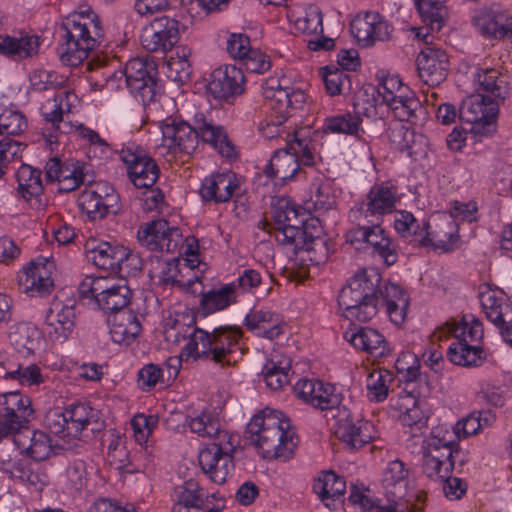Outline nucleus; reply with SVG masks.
Instances as JSON below:
<instances>
[{
  "mask_svg": "<svg viewBox=\"0 0 512 512\" xmlns=\"http://www.w3.org/2000/svg\"><path fill=\"white\" fill-rule=\"evenodd\" d=\"M290 428L289 418L281 411L265 408L247 424L248 439L264 459L286 461L293 456L296 447Z\"/></svg>",
  "mask_w": 512,
  "mask_h": 512,
  "instance_id": "1",
  "label": "nucleus"
},
{
  "mask_svg": "<svg viewBox=\"0 0 512 512\" xmlns=\"http://www.w3.org/2000/svg\"><path fill=\"white\" fill-rule=\"evenodd\" d=\"M63 42L57 53L61 62L78 66L88 58L104 38V30L94 12H75L66 17L61 25Z\"/></svg>",
  "mask_w": 512,
  "mask_h": 512,
  "instance_id": "2",
  "label": "nucleus"
},
{
  "mask_svg": "<svg viewBox=\"0 0 512 512\" xmlns=\"http://www.w3.org/2000/svg\"><path fill=\"white\" fill-rule=\"evenodd\" d=\"M190 341L181 350V359H206L222 366L230 364L229 356L242 336L237 326H220L212 332L194 329Z\"/></svg>",
  "mask_w": 512,
  "mask_h": 512,
  "instance_id": "3",
  "label": "nucleus"
},
{
  "mask_svg": "<svg viewBox=\"0 0 512 512\" xmlns=\"http://www.w3.org/2000/svg\"><path fill=\"white\" fill-rule=\"evenodd\" d=\"M375 293L373 275L368 276L366 272L355 274L338 295V305L343 309L344 317L359 322H367L375 317L379 308Z\"/></svg>",
  "mask_w": 512,
  "mask_h": 512,
  "instance_id": "4",
  "label": "nucleus"
},
{
  "mask_svg": "<svg viewBox=\"0 0 512 512\" xmlns=\"http://www.w3.org/2000/svg\"><path fill=\"white\" fill-rule=\"evenodd\" d=\"M275 227L270 233L275 240L281 245H290L294 250H309L310 243L318 241L323 245L324 241L318 235L309 234V224L305 218V214L292 205L288 200H279L274 209Z\"/></svg>",
  "mask_w": 512,
  "mask_h": 512,
  "instance_id": "5",
  "label": "nucleus"
},
{
  "mask_svg": "<svg viewBox=\"0 0 512 512\" xmlns=\"http://www.w3.org/2000/svg\"><path fill=\"white\" fill-rule=\"evenodd\" d=\"M455 439L448 430L435 428L422 444V469L429 478L447 477L454 469Z\"/></svg>",
  "mask_w": 512,
  "mask_h": 512,
  "instance_id": "6",
  "label": "nucleus"
},
{
  "mask_svg": "<svg viewBox=\"0 0 512 512\" xmlns=\"http://www.w3.org/2000/svg\"><path fill=\"white\" fill-rule=\"evenodd\" d=\"M124 76L131 92L140 96L144 105L156 106L162 97L163 86L157 79L154 62L134 58L127 62Z\"/></svg>",
  "mask_w": 512,
  "mask_h": 512,
  "instance_id": "7",
  "label": "nucleus"
},
{
  "mask_svg": "<svg viewBox=\"0 0 512 512\" xmlns=\"http://www.w3.org/2000/svg\"><path fill=\"white\" fill-rule=\"evenodd\" d=\"M500 103L478 92L463 100L459 108V117L463 122L472 124L475 134L488 136L496 129V120Z\"/></svg>",
  "mask_w": 512,
  "mask_h": 512,
  "instance_id": "8",
  "label": "nucleus"
},
{
  "mask_svg": "<svg viewBox=\"0 0 512 512\" xmlns=\"http://www.w3.org/2000/svg\"><path fill=\"white\" fill-rule=\"evenodd\" d=\"M76 299L68 291L58 292L46 313L47 333L53 341L64 342L75 327Z\"/></svg>",
  "mask_w": 512,
  "mask_h": 512,
  "instance_id": "9",
  "label": "nucleus"
},
{
  "mask_svg": "<svg viewBox=\"0 0 512 512\" xmlns=\"http://www.w3.org/2000/svg\"><path fill=\"white\" fill-rule=\"evenodd\" d=\"M162 132V143L158 146V151L165 155L166 153L177 155L179 153L192 154L198 145V134L195 125L178 120L172 116L159 121Z\"/></svg>",
  "mask_w": 512,
  "mask_h": 512,
  "instance_id": "10",
  "label": "nucleus"
},
{
  "mask_svg": "<svg viewBox=\"0 0 512 512\" xmlns=\"http://www.w3.org/2000/svg\"><path fill=\"white\" fill-rule=\"evenodd\" d=\"M263 95L275 114L282 119H288L296 110L301 109L307 101L305 92L301 89L283 87L279 79L269 78L262 84Z\"/></svg>",
  "mask_w": 512,
  "mask_h": 512,
  "instance_id": "11",
  "label": "nucleus"
},
{
  "mask_svg": "<svg viewBox=\"0 0 512 512\" xmlns=\"http://www.w3.org/2000/svg\"><path fill=\"white\" fill-rule=\"evenodd\" d=\"M400 201L399 188L392 181H383L374 184L366 199L361 204V215L364 219H375L382 222L383 216L396 210Z\"/></svg>",
  "mask_w": 512,
  "mask_h": 512,
  "instance_id": "12",
  "label": "nucleus"
},
{
  "mask_svg": "<svg viewBox=\"0 0 512 512\" xmlns=\"http://www.w3.org/2000/svg\"><path fill=\"white\" fill-rule=\"evenodd\" d=\"M119 197L113 187L106 184L83 190L78 197V206L90 220H101L108 214H115L119 208Z\"/></svg>",
  "mask_w": 512,
  "mask_h": 512,
  "instance_id": "13",
  "label": "nucleus"
},
{
  "mask_svg": "<svg viewBox=\"0 0 512 512\" xmlns=\"http://www.w3.org/2000/svg\"><path fill=\"white\" fill-rule=\"evenodd\" d=\"M179 40V22L161 16L144 27L141 34L142 47L149 52H166Z\"/></svg>",
  "mask_w": 512,
  "mask_h": 512,
  "instance_id": "14",
  "label": "nucleus"
},
{
  "mask_svg": "<svg viewBox=\"0 0 512 512\" xmlns=\"http://www.w3.org/2000/svg\"><path fill=\"white\" fill-rule=\"evenodd\" d=\"M393 26L378 12L358 14L351 22V33L362 47H371L378 41L391 38Z\"/></svg>",
  "mask_w": 512,
  "mask_h": 512,
  "instance_id": "15",
  "label": "nucleus"
},
{
  "mask_svg": "<svg viewBox=\"0 0 512 512\" xmlns=\"http://www.w3.org/2000/svg\"><path fill=\"white\" fill-rule=\"evenodd\" d=\"M120 159L126 164L129 178L138 188H151L159 178L157 163L141 149L123 148Z\"/></svg>",
  "mask_w": 512,
  "mask_h": 512,
  "instance_id": "16",
  "label": "nucleus"
},
{
  "mask_svg": "<svg viewBox=\"0 0 512 512\" xmlns=\"http://www.w3.org/2000/svg\"><path fill=\"white\" fill-rule=\"evenodd\" d=\"M137 238L150 251L175 252L181 241V233L178 228L171 227L167 220L158 219L141 226Z\"/></svg>",
  "mask_w": 512,
  "mask_h": 512,
  "instance_id": "17",
  "label": "nucleus"
},
{
  "mask_svg": "<svg viewBox=\"0 0 512 512\" xmlns=\"http://www.w3.org/2000/svg\"><path fill=\"white\" fill-rule=\"evenodd\" d=\"M337 418L335 434L343 443L345 449L355 451L375 438L374 426L364 420H354L350 413L339 411L334 415Z\"/></svg>",
  "mask_w": 512,
  "mask_h": 512,
  "instance_id": "18",
  "label": "nucleus"
},
{
  "mask_svg": "<svg viewBox=\"0 0 512 512\" xmlns=\"http://www.w3.org/2000/svg\"><path fill=\"white\" fill-rule=\"evenodd\" d=\"M408 472L404 467V463L395 460L388 463L384 470L382 478V487L384 491V503L395 509L402 508L405 512L408 505L405 501L408 489Z\"/></svg>",
  "mask_w": 512,
  "mask_h": 512,
  "instance_id": "19",
  "label": "nucleus"
},
{
  "mask_svg": "<svg viewBox=\"0 0 512 512\" xmlns=\"http://www.w3.org/2000/svg\"><path fill=\"white\" fill-rule=\"evenodd\" d=\"M420 79L428 86L435 87L445 81L449 71V59L446 51L435 46L421 50L416 59Z\"/></svg>",
  "mask_w": 512,
  "mask_h": 512,
  "instance_id": "20",
  "label": "nucleus"
},
{
  "mask_svg": "<svg viewBox=\"0 0 512 512\" xmlns=\"http://www.w3.org/2000/svg\"><path fill=\"white\" fill-rule=\"evenodd\" d=\"M52 264L45 258L32 260L18 276L23 292L32 297H43L51 293L54 284L50 277Z\"/></svg>",
  "mask_w": 512,
  "mask_h": 512,
  "instance_id": "21",
  "label": "nucleus"
},
{
  "mask_svg": "<svg viewBox=\"0 0 512 512\" xmlns=\"http://www.w3.org/2000/svg\"><path fill=\"white\" fill-rule=\"evenodd\" d=\"M172 500L171 512H219V508L208 501V496L194 479L177 485Z\"/></svg>",
  "mask_w": 512,
  "mask_h": 512,
  "instance_id": "22",
  "label": "nucleus"
},
{
  "mask_svg": "<svg viewBox=\"0 0 512 512\" xmlns=\"http://www.w3.org/2000/svg\"><path fill=\"white\" fill-rule=\"evenodd\" d=\"M243 193L242 181L233 172L215 173L206 177L200 188L204 201L223 203Z\"/></svg>",
  "mask_w": 512,
  "mask_h": 512,
  "instance_id": "23",
  "label": "nucleus"
},
{
  "mask_svg": "<svg viewBox=\"0 0 512 512\" xmlns=\"http://www.w3.org/2000/svg\"><path fill=\"white\" fill-rule=\"evenodd\" d=\"M202 471L215 483L222 484L234 469L231 452L225 451L220 443H211L198 456Z\"/></svg>",
  "mask_w": 512,
  "mask_h": 512,
  "instance_id": "24",
  "label": "nucleus"
},
{
  "mask_svg": "<svg viewBox=\"0 0 512 512\" xmlns=\"http://www.w3.org/2000/svg\"><path fill=\"white\" fill-rule=\"evenodd\" d=\"M244 82L240 68L224 66L212 72L207 89L215 99L229 101L244 92Z\"/></svg>",
  "mask_w": 512,
  "mask_h": 512,
  "instance_id": "25",
  "label": "nucleus"
},
{
  "mask_svg": "<svg viewBox=\"0 0 512 512\" xmlns=\"http://www.w3.org/2000/svg\"><path fill=\"white\" fill-rule=\"evenodd\" d=\"M376 283V297L379 299V306L384 305L390 320L399 325L404 322L406 310L409 305L406 292L397 284L392 282H381L378 274H373Z\"/></svg>",
  "mask_w": 512,
  "mask_h": 512,
  "instance_id": "26",
  "label": "nucleus"
},
{
  "mask_svg": "<svg viewBox=\"0 0 512 512\" xmlns=\"http://www.w3.org/2000/svg\"><path fill=\"white\" fill-rule=\"evenodd\" d=\"M334 386L314 379H300L294 386L295 394L320 410H332L339 404Z\"/></svg>",
  "mask_w": 512,
  "mask_h": 512,
  "instance_id": "27",
  "label": "nucleus"
},
{
  "mask_svg": "<svg viewBox=\"0 0 512 512\" xmlns=\"http://www.w3.org/2000/svg\"><path fill=\"white\" fill-rule=\"evenodd\" d=\"M512 17L503 11L490 8L480 11L473 17L478 32L489 39L512 41Z\"/></svg>",
  "mask_w": 512,
  "mask_h": 512,
  "instance_id": "28",
  "label": "nucleus"
},
{
  "mask_svg": "<svg viewBox=\"0 0 512 512\" xmlns=\"http://www.w3.org/2000/svg\"><path fill=\"white\" fill-rule=\"evenodd\" d=\"M88 259L98 268L116 272L126 255V247L117 243L89 239L85 244Z\"/></svg>",
  "mask_w": 512,
  "mask_h": 512,
  "instance_id": "29",
  "label": "nucleus"
},
{
  "mask_svg": "<svg viewBox=\"0 0 512 512\" xmlns=\"http://www.w3.org/2000/svg\"><path fill=\"white\" fill-rule=\"evenodd\" d=\"M481 303L487 318L500 330L505 342L512 347V307L491 293L483 294Z\"/></svg>",
  "mask_w": 512,
  "mask_h": 512,
  "instance_id": "30",
  "label": "nucleus"
},
{
  "mask_svg": "<svg viewBox=\"0 0 512 512\" xmlns=\"http://www.w3.org/2000/svg\"><path fill=\"white\" fill-rule=\"evenodd\" d=\"M109 332L117 344L129 345L142 331L141 323L132 310H121L108 316Z\"/></svg>",
  "mask_w": 512,
  "mask_h": 512,
  "instance_id": "31",
  "label": "nucleus"
},
{
  "mask_svg": "<svg viewBox=\"0 0 512 512\" xmlns=\"http://www.w3.org/2000/svg\"><path fill=\"white\" fill-rule=\"evenodd\" d=\"M458 240V224L454 219L445 217L435 225L434 230L425 228L419 242L422 246L431 245L434 249L449 252L456 248Z\"/></svg>",
  "mask_w": 512,
  "mask_h": 512,
  "instance_id": "32",
  "label": "nucleus"
},
{
  "mask_svg": "<svg viewBox=\"0 0 512 512\" xmlns=\"http://www.w3.org/2000/svg\"><path fill=\"white\" fill-rule=\"evenodd\" d=\"M344 338L354 348L367 352L373 357H383L388 352L384 336L370 327L351 328L344 333Z\"/></svg>",
  "mask_w": 512,
  "mask_h": 512,
  "instance_id": "33",
  "label": "nucleus"
},
{
  "mask_svg": "<svg viewBox=\"0 0 512 512\" xmlns=\"http://www.w3.org/2000/svg\"><path fill=\"white\" fill-rule=\"evenodd\" d=\"M449 335H452L456 341L475 344L483 338L484 332L482 323L470 315L463 316L459 322L454 319L446 322L435 333L438 339Z\"/></svg>",
  "mask_w": 512,
  "mask_h": 512,
  "instance_id": "34",
  "label": "nucleus"
},
{
  "mask_svg": "<svg viewBox=\"0 0 512 512\" xmlns=\"http://www.w3.org/2000/svg\"><path fill=\"white\" fill-rule=\"evenodd\" d=\"M194 123L198 140L201 139L203 142L210 144L222 156L231 158L235 155L234 146L228 140L221 126L214 125L203 114H197L194 118Z\"/></svg>",
  "mask_w": 512,
  "mask_h": 512,
  "instance_id": "35",
  "label": "nucleus"
},
{
  "mask_svg": "<svg viewBox=\"0 0 512 512\" xmlns=\"http://www.w3.org/2000/svg\"><path fill=\"white\" fill-rule=\"evenodd\" d=\"M369 225L366 244L372 247V253L377 254L385 264L391 266L398 260L397 246L381 227V222L375 219H365Z\"/></svg>",
  "mask_w": 512,
  "mask_h": 512,
  "instance_id": "36",
  "label": "nucleus"
},
{
  "mask_svg": "<svg viewBox=\"0 0 512 512\" xmlns=\"http://www.w3.org/2000/svg\"><path fill=\"white\" fill-rule=\"evenodd\" d=\"M41 174V170L28 164H22L16 172L17 193L32 207L40 204V197L43 193Z\"/></svg>",
  "mask_w": 512,
  "mask_h": 512,
  "instance_id": "37",
  "label": "nucleus"
},
{
  "mask_svg": "<svg viewBox=\"0 0 512 512\" xmlns=\"http://www.w3.org/2000/svg\"><path fill=\"white\" fill-rule=\"evenodd\" d=\"M282 318L269 310H251L245 317V325L251 331H257L260 337L273 340L282 333Z\"/></svg>",
  "mask_w": 512,
  "mask_h": 512,
  "instance_id": "38",
  "label": "nucleus"
},
{
  "mask_svg": "<svg viewBox=\"0 0 512 512\" xmlns=\"http://www.w3.org/2000/svg\"><path fill=\"white\" fill-rule=\"evenodd\" d=\"M299 170V157L287 149H280L275 151L264 173L267 177L286 182L294 178Z\"/></svg>",
  "mask_w": 512,
  "mask_h": 512,
  "instance_id": "39",
  "label": "nucleus"
},
{
  "mask_svg": "<svg viewBox=\"0 0 512 512\" xmlns=\"http://www.w3.org/2000/svg\"><path fill=\"white\" fill-rule=\"evenodd\" d=\"M505 77L494 68H480L474 74V81L479 86L478 91L490 94L492 100L502 103L509 94Z\"/></svg>",
  "mask_w": 512,
  "mask_h": 512,
  "instance_id": "40",
  "label": "nucleus"
},
{
  "mask_svg": "<svg viewBox=\"0 0 512 512\" xmlns=\"http://www.w3.org/2000/svg\"><path fill=\"white\" fill-rule=\"evenodd\" d=\"M8 337L18 352L30 355L38 348L41 334L31 323L18 322L10 327Z\"/></svg>",
  "mask_w": 512,
  "mask_h": 512,
  "instance_id": "41",
  "label": "nucleus"
},
{
  "mask_svg": "<svg viewBox=\"0 0 512 512\" xmlns=\"http://www.w3.org/2000/svg\"><path fill=\"white\" fill-rule=\"evenodd\" d=\"M236 301L237 295L234 286L228 283L219 289L201 293L200 307L204 314L208 315L226 309Z\"/></svg>",
  "mask_w": 512,
  "mask_h": 512,
  "instance_id": "42",
  "label": "nucleus"
},
{
  "mask_svg": "<svg viewBox=\"0 0 512 512\" xmlns=\"http://www.w3.org/2000/svg\"><path fill=\"white\" fill-rule=\"evenodd\" d=\"M416 8L425 26L431 32H439L448 18V9L439 0H415Z\"/></svg>",
  "mask_w": 512,
  "mask_h": 512,
  "instance_id": "43",
  "label": "nucleus"
},
{
  "mask_svg": "<svg viewBox=\"0 0 512 512\" xmlns=\"http://www.w3.org/2000/svg\"><path fill=\"white\" fill-rule=\"evenodd\" d=\"M448 359L459 366H479L485 355L481 347L474 343L456 341L452 343L447 351Z\"/></svg>",
  "mask_w": 512,
  "mask_h": 512,
  "instance_id": "44",
  "label": "nucleus"
},
{
  "mask_svg": "<svg viewBox=\"0 0 512 512\" xmlns=\"http://www.w3.org/2000/svg\"><path fill=\"white\" fill-rule=\"evenodd\" d=\"M131 296L132 292L127 285V281L120 278L115 281V284H113L112 289L109 290L106 296L101 298L98 307L109 313V315L118 313L121 310H129L127 306L130 303Z\"/></svg>",
  "mask_w": 512,
  "mask_h": 512,
  "instance_id": "45",
  "label": "nucleus"
},
{
  "mask_svg": "<svg viewBox=\"0 0 512 512\" xmlns=\"http://www.w3.org/2000/svg\"><path fill=\"white\" fill-rule=\"evenodd\" d=\"M346 490V483L337 474L332 471L323 473L314 481L313 491L325 502L327 507L331 506V501L340 498Z\"/></svg>",
  "mask_w": 512,
  "mask_h": 512,
  "instance_id": "46",
  "label": "nucleus"
},
{
  "mask_svg": "<svg viewBox=\"0 0 512 512\" xmlns=\"http://www.w3.org/2000/svg\"><path fill=\"white\" fill-rule=\"evenodd\" d=\"M38 46V38L34 36L15 38L7 34L0 35V53L2 54L17 55L21 58L29 57L37 53Z\"/></svg>",
  "mask_w": 512,
  "mask_h": 512,
  "instance_id": "47",
  "label": "nucleus"
},
{
  "mask_svg": "<svg viewBox=\"0 0 512 512\" xmlns=\"http://www.w3.org/2000/svg\"><path fill=\"white\" fill-rule=\"evenodd\" d=\"M290 369V361H267L262 368L261 375L266 385L272 390H279L289 383L288 371Z\"/></svg>",
  "mask_w": 512,
  "mask_h": 512,
  "instance_id": "48",
  "label": "nucleus"
},
{
  "mask_svg": "<svg viewBox=\"0 0 512 512\" xmlns=\"http://www.w3.org/2000/svg\"><path fill=\"white\" fill-rule=\"evenodd\" d=\"M70 427L68 434L76 439L81 432L91 423L94 413L91 407L86 404H72L65 409Z\"/></svg>",
  "mask_w": 512,
  "mask_h": 512,
  "instance_id": "49",
  "label": "nucleus"
},
{
  "mask_svg": "<svg viewBox=\"0 0 512 512\" xmlns=\"http://www.w3.org/2000/svg\"><path fill=\"white\" fill-rule=\"evenodd\" d=\"M393 381L387 370H374L366 379L367 396L371 401L382 402L388 396L389 385Z\"/></svg>",
  "mask_w": 512,
  "mask_h": 512,
  "instance_id": "50",
  "label": "nucleus"
},
{
  "mask_svg": "<svg viewBox=\"0 0 512 512\" xmlns=\"http://www.w3.org/2000/svg\"><path fill=\"white\" fill-rule=\"evenodd\" d=\"M361 118L357 114L345 113L325 119V133L356 135L359 131Z\"/></svg>",
  "mask_w": 512,
  "mask_h": 512,
  "instance_id": "51",
  "label": "nucleus"
},
{
  "mask_svg": "<svg viewBox=\"0 0 512 512\" xmlns=\"http://www.w3.org/2000/svg\"><path fill=\"white\" fill-rule=\"evenodd\" d=\"M307 128H301L294 131V141L289 144V149L299 157V164L312 166L315 164L317 153L314 143L308 138Z\"/></svg>",
  "mask_w": 512,
  "mask_h": 512,
  "instance_id": "52",
  "label": "nucleus"
},
{
  "mask_svg": "<svg viewBox=\"0 0 512 512\" xmlns=\"http://www.w3.org/2000/svg\"><path fill=\"white\" fill-rule=\"evenodd\" d=\"M402 97L388 106L400 121L414 122L417 119V111H422V105L410 91L403 94Z\"/></svg>",
  "mask_w": 512,
  "mask_h": 512,
  "instance_id": "53",
  "label": "nucleus"
},
{
  "mask_svg": "<svg viewBox=\"0 0 512 512\" xmlns=\"http://www.w3.org/2000/svg\"><path fill=\"white\" fill-rule=\"evenodd\" d=\"M310 200L316 211H328L335 205V196L329 181L316 180L310 187Z\"/></svg>",
  "mask_w": 512,
  "mask_h": 512,
  "instance_id": "54",
  "label": "nucleus"
},
{
  "mask_svg": "<svg viewBox=\"0 0 512 512\" xmlns=\"http://www.w3.org/2000/svg\"><path fill=\"white\" fill-rule=\"evenodd\" d=\"M187 424L193 433L201 437L215 438L220 437L223 431L220 429V422L209 413L202 412L196 417H191Z\"/></svg>",
  "mask_w": 512,
  "mask_h": 512,
  "instance_id": "55",
  "label": "nucleus"
},
{
  "mask_svg": "<svg viewBox=\"0 0 512 512\" xmlns=\"http://www.w3.org/2000/svg\"><path fill=\"white\" fill-rule=\"evenodd\" d=\"M27 128L25 116L15 110L5 109L0 114V137L16 136Z\"/></svg>",
  "mask_w": 512,
  "mask_h": 512,
  "instance_id": "56",
  "label": "nucleus"
},
{
  "mask_svg": "<svg viewBox=\"0 0 512 512\" xmlns=\"http://www.w3.org/2000/svg\"><path fill=\"white\" fill-rule=\"evenodd\" d=\"M33 410L20 412L0 409V436H8L18 432L29 420Z\"/></svg>",
  "mask_w": 512,
  "mask_h": 512,
  "instance_id": "57",
  "label": "nucleus"
},
{
  "mask_svg": "<svg viewBox=\"0 0 512 512\" xmlns=\"http://www.w3.org/2000/svg\"><path fill=\"white\" fill-rule=\"evenodd\" d=\"M394 227L403 237L415 235L422 238L424 229L429 228V224L427 222H423V227H421L418 220L412 213L401 210L396 212Z\"/></svg>",
  "mask_w": 512,
  "mask_h": 512,
  "instance_id": "58",
  "label": "nucleus"
},
{
  "mask_svg": "<svg viewBox=\"0 0 512 512\" xmlns=\"http://www.w3.org/2000/svg\"><path fill=\"white\" fill-rule=\"evenodd\" d=\"M349 500L353 504L360 505L367 512H404L402 508L392 511L393 507L386 505L382 498H372L358 490L355 486L351 487Z\"/></svg>",
  "mask_w": 512,
  "mask_h": 512,
  "instance_id": "59",
  "label": "nucleus"
},
{
  "mask_svg": "<svg viewBox=\"0 0 512 512\" xmlns=\"http://www.w3.org/2000/svg\"><path fill=\"white\" fill-rule=\"evenodd\" d=\"M377 91L383 102L388 106L398 98H403L402 95L409 92V89L403 85L398 76H387L381 80Z\"/></svg>",
  "mask_w": 512,
  "mask_h": 512,
  "instance_id": "60",
  "label": "nucleus"
},
{
  "mask_svg": "<svg viewBox=\"0 0 512 512\" xmlns=\"http://www.w3.org/2000/svg\"><path fill=\"white\" fill-rule=\"evenodd\" d=\"M28 454L35 461H44L53 454L52 440L48 434L42 431H34L30 437Z\"/></svg>",
  "mask_w": 512,
  "mask_h": 512,
  "instance_id": "61",
  "label": "nucleus"
},
{
  "mask_svg": "<svg viewBox=\"0 0 512 512\" xmlns=\"http://www.w3.org/2000/svg\"><path fill=\"white\" fill-rule=\"evenodd\" d=\"M5 378L16 380L24 386L39 385L44 382L41 370L35 364L19 365L17 369L7 372Z\"/></svg>",
  "mask_w": 512,
  "mask_h": 512,
  "instance_id": "62",
  "label": "nucleus"
},
{
  "mask_svg": "<svg viewBox=\"0 0 512 512\" xmlns=\"http://www.w3.org/2000/svg\"><path fill=\"white\" fill-rule=\"evenodd\" d=\"M483 428L482 424V413L481 412H473L468 416L460 419L453 426V438L456 441H459L462 438H467L469 436L477 434Z\"/></svg>",
  "mask_w": 512,
  "mask_h": 512,
  "instance_id": "63",
  "label": "nucleus"
},
{
  "mask_svg": "<svg viewBox=\"0 0 512 512\" xmlns=\"http://www.w3.org/2000/svg\"><path fill=\"white\" fill-rule=\"evenodd\" d=\"M294 26L302 34H321L323 32L322 14L317 9H311L304 16L297 18Z\"/></svg>",
  "mask_w": 512,
  "mask_h": 512,
  "instance_id": "64",
  "label": "nucleus"
}]
</instances>
